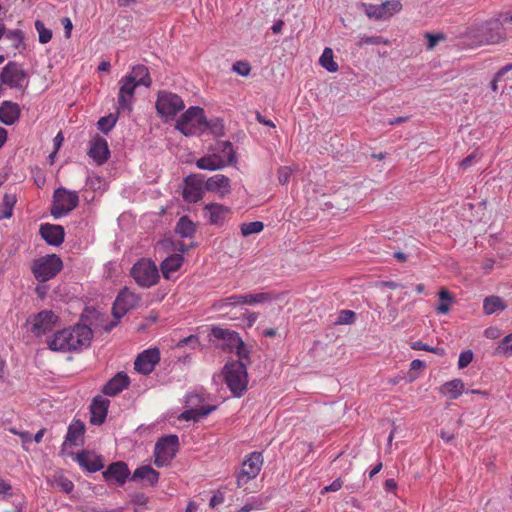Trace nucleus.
Listing matches in <instances>:
<instances>
[{"instance_id": "nucleus-1", "label": "nucleus", "mask_w": 512, "mask_h": 512, "mask_svg": "<svg viewBox=\"0 0 512 512\" xmlns=\"http://www.w3.org/2000/svg\"><path fill=\"white\" fill-rule=\"evenodd\" d=\"M93 332L87 325H75L57 331L47 341L49 349L58 352H71L81 350L90 345Z\"/></svg>"}, {"instance_id": "nucleus-2", "label": "nucleus", "mask_w": 512, "mask_h": 512, "mask_svg": "<svg viewBox=\"0 0 512 512\" xmlns=\"http://www.w3.org/2000/svg\"><path fill=\"white\" fill-rule=\"evenodd\" d=\"M224 381L231 393L240 398L247 391L248 373L246 363L228 361L223 368Z\"/></svg>"}, {"instance_id": "nucleus-3", "label": "nucleus", "mask_w": 512, "mask_h": 512, "mask_svg": "<svg viewBox=\"0 0 512 512\" xmlns=\"http://www.w3.org/2000/svg\"><path fill=\"white\" fill-rule=\"evenodd\" d=\"M208 127L204 109L199 106L188 108L177 120L175 128L185 136H194Z\"/></svg>"}, {"instance_id": "nucleus-4", "label": "nucleus", "mask_w": 512, "mask_h": 512, "mask_svg": "<svg viewBox=\"0 0 512 512\" xmlns=\"http://www.w3.org/2000/svg\"><path fill=\"white\" fill-rule=\"evenodd\" d=\"M62 268L61 258L56 254H51L34 260L31 270L38 281L45 282L55 277Z\"/></svg>"}, {"instance_id": "nucleus-5", "label": "nucleus", "mask_w": 512, "mask_h": 512, "mask_svg": "<svg viewBox=\"0 0 512 512\" xmlns=\"http://www.w3.org/2000/svg\"><path fill=\"white\" fill-rule=\"evenodd\" d=\"M79 204V196L76 191H69L64 187H59L53 194V205L51 215L54 218H60L74 210Z\"/></svg>"}, {"instance_id": "nucleus-6", "label": "nucleus", "mask_w": 512, "mask_h": 512, "mask_svg": "<svg viewBox=\"0 0 512 512\" xmlns=\"http://www.w3.org/2000/svg\"><path fill=\"white\" fill-rule=\"evenodd\" d=\"M179 449L177 435H167L158 439L154 448V463L157 467L167 466Z\"/></svg>"}, {"instance_id": "nucleus-7", "label": "nucleus", "mask_w": 512, "mask_h": 512, "mask_svg": "<svg viewBox=\"0 0 512 512\" xmlns=\"http://www.w3.org/2000/svg\"><path fill=\"white\" fill-rule=\"evenodd\" d=\"M131 275L141 287L153 286L159 279L157 266L153 261L146 258L140 259L133 265Z\"/></svg>"}, {"instance_id": "nucleus-8", "label": "nucleus", "mask_w": 512, "mask_h": 512, "mask_svg": "<svg viewBox=\"0 0 512 512\" xmlns=\"http://www.w3.org/2000/svg\"><path fill=\"white\" fill-rule=\"evenodd\" d=\"M139 302V295L128 288L122 289L116 297L112 308V314L117 321L107 325L106 330L112 329L129 310L137 307Z\"/></svg>"}, {"instance_id": "nucleus-9", "label": "nucleus", "mask_w": 512, "mask_h": 512, "mask_svg": "<svg viewBox=\"0 0 512 512\" xmlns=\"http://www.w3.org/2000/svg\"><path fill=\"white\" fill-rule=\"evenodd\" d=\"M185 104L177 94L161 91L158 93L156 101V110L159 115L165 117H174L178 112L182 111Z\"/></svg>"}, {"instance_id": "nucleus-10", "label": "nucleus", "mask_w": 512, "mask_h": 512, "mask_svg": "<svg viewBox=\"0 0 512 512\" xmlns=\"http://www.w3.org/2000/svg\"><path fill=\"white\" fill-rule=\"evenodd\" d=\"M27 77L26 71L17 62L10 61L0 73V82L10 88H23V82Z\"/></svg>"}, {"instance_id": "nucleus-11", "label": "nucleus", "mask_w": 512, "mask_h": 512, "mask_svg": "<svg viewBox=\"0 0 512 512\" xmlns=\"http://www.w3.org/2000/svg\"><path fill=\"white\" fill-rule=\"evenodd\" d=\"M263 458L260 452H253L243 461L241 472L237 476L238 487L254 479L260 472Z\"/></svg>"}, {"instance_id": "nucleus-12", "label": "nucleus", "mask_w": 512, "mask_h": 512, "mask_svg": "<svg viewBox=\"0 0 512 512\" xmlns=\"http://www.w3.org/2000/svg\"><path fill=\"white\" fill-rule=\"evenodd\" d=\"M203 176L190 174L184 179L183 199L188 203H196L203 197Z\"/></svg>"}, {"instance_id": "nucleus-13", "label": "nucleus", "mask_w": 512, "mask_h": 512, "mask_svg": "<svg viewBox=\"0 0 512 512\" xmlns=\"http://www.w3.org/2000/svg\"><path fill=\"white\" fill-rule=\"evenodd\" d=\"M160 360V352L157 348L148 349L140 353L135 362L134 368L137 372L148 375Z\"/></svg>"}, {"instance_id": "nucleus-14", "label": "nucleus", "mask_w": 512, "mask_h": 512, "mask_svg": "<svg viewBox=\"0 0 512 512\" xmlns=\"http://www.w3.org/2000/svg\"><path fill=\"white\" fill-rule=\"evenodd\" d=\"M58 321V316L52 311H41L33 318L31 331L36 336H42L51 331Z\"/></svg>"}, {"instance_id": "nucleus-15", "label": "nucleus", "mask_w": 512, "mask_h": 512, "mask_svg": "<svg viewBox=\"0 0 512 512\" xmlns=\"http://www.w3.org/2000/svg\"><path fill=\"white\" fill-rule=\"evenodd\" d=\"M483 42L486 44H497L506 37L505 29L497 18L487 21L482 26Z\"/></svg>"}, {"instance_id": "nucleus-16", "label": "nucleus", "mask_w": 512, "mask_h": 512, "mask_svg": "<svg viewBox=\"0 0 512 512\" xmlns=\"http://www.w3.org/2000/svg\"><path fill=\"white\" fill-rule=\"evenodd\" d=\"M211 335H213L215 338L219 340H222V348L224 350H228L229 352H233L234 348L237 345H242V338L240 337L238 332L233 330L214 326L211 329Z\"/></svg>"}, {"instance_id": "nucleus-17", "label": "nucleus", "mask_w": 512, "mask_h": 512, "mask_svg": "<svg viewBox=\"0 0 512 512\" xmlns=\"http://www.w3.org/2000/svg\"><path fill=\"white\" fill-rule=\"evenodd\" d=\"M129 475L130 470L128 465L123 461L111 463L102 473V476L106 481L113 479L120 486H123L126 483Z\"/></svg>"}, {"instance_id": "nucleus-18", "label": "nucleus", "mask_w": 512, "mask_h": 512, "mask_svg": "<svg viewBox=\"0 0 512 512\" xmlns=\"http://www.w3.org/2000/svg\"><path fill=\"white\" fill-rule=\"evenodd\" d=\"M137 83L131 77L125 76L120 80V88L118 94L119 108L122 110L131 109V100L134 96Z\"/></svg>"}, {"instance_id": "nucleus-19", "label": "nucleus", "mask_w": 512, "mask_h": 512, "mask_svg": "<svg viewBox=\"0 0 512 512\" xmlns=\"http://www.w3.org/2000/svg\"><path fill=\"white\" fill-rule=\"evenodd\" d=\"M39 233L41 237L52 246H59L64 241V228L61 225L42 224Z\"/></svg>"}, {"instance_id": "nucleus-20", "label": "nucleus", "mask_w": 512, "mask_h": 512, "mask_svg": "<svg viewBox=\"0 0 512 512\" xmlns=\"http://www.w3.org/2000/svg\"><path fill=\"white\" fill-rule=\"evenodd\" d=\"M205 188L223 198L231 192L230 179L223 174H216L206 180Z\"/></svg>"}, {"instance_id": "nucleus-21", "label": "nucleus", "mask_w": 512, "mask_h": 512, "mask_svg": "<svg viewBox=\"0 0 512 512\" xmlns=\"http://www.w3.org/2000/svg\"><path fill=\"white\" fill-rule=\"evenodd\" d=\"M78 464L89 473L100 471L104 467L103 459L90 451H82L77 454Z\"/></svg>"}, {"instance_id": "nucleus-22", "label": "nucleus", "mask_w": 512, "mask_h": 512, "mask_svg": "<svg viewBox=\"0 0 512 512\" xmlns=\"http://www.w3.org/2000/svg\"><path fill=\"white\" fill-rule=\"evenodd\" d=\"M108 406L109 400L103 398L102 396L94 397L92 404L90 406V423L94 425L102 424L106 419Z\"/></svg>"}, {"instance_id": "nucleus-23", "label": "nucleus", "mask_w": 512, "mask_h": 512, "mask_svg": "<svg viewBox=\"0 0 512 512\" xmlns=\"http://www.w3.org/2000/svg\"><path fill=\"white\" fill-rule=\"evenodd\" d=\"M109 149L107 141L104 138L97 137L91 142L88 155L98 164L101 165L108 160Z\"/></svg>"}, {"instance_id": "nucleus-24", "label": "nucleus", "mask_w": 512, "mask_h": 512, "mask_svg": "<svg viewBox=\"0 0 512 512\" xmlns=\"http://www.w3.org/2000/svg\"><path fill=\"white\" fill-rule=\"evenodd\" d=\"M130 384L129 377L124 372L117 373L103 387L102 392L108 396H115Z\"/></svg>"}, {"instance_id": "nucleus-25", "label": "nucleus", "mask_w": 512, "mask_h": 512, "mask_svg": "<svg viewBox=\"0 0 512 512\" xmlns=\"http://www.w3.org/2000/svg\"><path fill=\"white\" fill-rule=\"evenodd\" d=\"M204 211L210 223L222 225L225 221V217L230 213V208L222 204L210 203L205 205Z\"/></svg>"}, {"instance_id": "nucleus-26", "label": "nucleus", "mask_w": 512, "mask_h": 512, "mask_svg": "<svg viewBox=\"0 0 512 512\" xmlns=\"http://www.w3.org/2000/svg\"><path fill=\"white\" fill-rule=\"evenodd\" d=\"M20 116V107L17 103L4 101L0 106V122L5 125L14 124Z\"/></svg>"}, {"instance_id": "nucleus-27", "label": "nucleus", "mask_w": 512, "mask_h": 512, "mask_svg": "<svg viewBox=\"0 0 512 512\" xmlns=\"http://www.w3.org/2000/svg\"><path fill=\"white\" fill-rule=\"evenodd\" d=\"M159 472H157L155 469H153L149 465L140 466L138 467L132 474L130 480L131 481H138V480H144L147 482L149 486H155L159 480Z\"/></svg>"}, {"instance_id": "nucleus-28", "label": "nucleus", "mask_w": 512, "mask_h": 512, "mask_svg": "<svg viewBox=\"0 0 512 512\" xmlns=\"http://www.w3.org/2000/svg\"><path fill=\"white\" fill-rule=\"evenodd\" d=\"M196 166L201 170L215 171L225 167L226 162L219 154H212L198 159Z\"/></svg>"}, {"instance_id": "nucleus-29", "label": "nucleus", "mask_w": 512, "mask_h": 512, "mask_svg": "<svg viewBox=\"0 0 512 512\" xmlns=\"http://www.w3.org/2000/svg\"><path fill=\"white\" fill-rule=\"evenodd\" d=\"M84 433V423L80 420H74L68 427L67 435L63 446H65L67 443L70 445H78V440H82Z\"/></svg>"}, {"instance_id": "nucleus-30", "label": "nucleus", "mask_w": 512, "mask_h": 512, "mask_svg": "<svg viewBox=\"0 0 512 512\" xmlns=\"http://www.w3.org/2000/svg\"><path fill=\"white\" fill-rule=\"evenodd\" d=\"M216 409L214 405L201 406L200 408H191L184 410L180 415L179 419L184 421H199L201 417L209 415Z\"/></svg>"}, {"instance_id": "nucleus-31", "label": "nucleus", "mask_w": 512, "mask_h": 512, "mask_svg": "<svg viewBox=\"0 0 512 512\" xmlns=\"http://www.w3.org/2000/svg\"><path fill=\"white\" fill-rule=\"evenodd\" d=\"M127 76L131 77L138 86L150 87L152 84L149 70L145 65L139 64L134 66Z\"/></svg>"}, {"instance_id": "nucleus-32", "label": "nucleus", "mask_w": 512, "mask_h": 512, "mask_svg": "<svg viewBox=\"0 0 512 512\" xmlns=\"http://www.w3.org/2000/svg\"><path fill=\"white\" fill-rule=\"evenodd\" d=\"M464 391V383L461 379H453L441 386L440 392L450 399H457Z\"/></svg>"}, {"instance_id": "nucleus-33", "label": "nucleus", "mask_w": 512, "mask_h": 512, "mask_svg": "<svg viewBox=\"0 0 512 512\" xmlns=\"http://www.w3.org/2000/svg\"><path fill=\"white\" fill-rule=\"evenodd\" d=\"M183 262V257L180 254H173L167 257L160 265L161 271L165 278L170 277V273L175 272L180 268Z\"/></svg>"}, {"instance_id": "nucleus-34", "label": "nucleus", "mask_w": 512, "mask_h": 512, "mask_svg": "<svg viewBox=\"0 0 512 512\" xmlns=\"http://www.w3.org/2000/svg\"><path fill=\"white\" fill-rule=\"evenodd\" d=\"M506 308L507 305L499 296H488L483 301V311L486 315H491L498 311H504Z\"/></svg>"}, {"instance_id": "nucleus-35", "label": "nucleus", "mask_w": 512, "mask_h": 512, "mask_svg": "<svg viewBox=\"0 0 512 512\" xmlns=\"http://www.w3.org/2000/svg\"><path fill=\"white\" fill-rule=\"evenodd\" d=\"M272 296L270 293L261 292L257 294H247V295H233L232 300L236 302H242V304H258L270 301Z\"/></svg>"}, {"instance_id": "nucleus-36", "label": "nucleus", "mask_w": 512, "mask_h": 512, "mask_svg": "<svg viewBox=\"0 0 512 512\" xmlns=\"http://www.w3.org/2000/svg\"><path fill=\"white\" fill-rule=\"evenodd\" d=\"M17 202V197L13 193H6L0 204V220L10 218L13 214V208Z\"/></svg>"}, {"instance_id": "nucleus-37", "label": "nucleus", "mask_w": 512, "mask_h": 512, "mask_svg": "<svg viewBox=\"0 0 512 512\" xmlns=\"http://www.w3.org/2000/svg\"><path fill=\"white\" fill-rule=\"evenodd\" d=\"M216 149L221 153L220 156L225 160L226 165H232L236 162L235 151L230 141L218 142Z\"/></svg>"}, {"instance_id": "nucleus-38", "label": "nucleus", "mask_w": 512, "mask_h": 512, "mask_svg": "<svg viewBox=\"0 0 512 512\" xmlns=\"http://www.w3.org/2000/svg\"><path fill=\"white\" fill-rule=\"evenodd\" d=\"M196 231L195 224L187 217L183 216L178 220L176 232L185 238H190Z\"/></svg>"}, {"instance_id": "nucleus-39", "label": "nucleus", "mask_w": 512, "mask_h": 512, "mask_svg": "<svg viewBox=\"0 0 512 512\" xmlns=\"http://www.w3.org/2000/svg\"><path fill=\"white\" fill-rule=\"evenodd\" d=\"M319 63L323 68L331 73L337 72L339 69L338 64L334 61L333 51L328 47L323 50Z\"/></svg>"}, {"instance_id": "nucleus-40", "label": "nucleus", "mask_w": 512, "mask_h": 512, "mask_svg": "<svg viewBox=\"0 0 512 512\" xmlns=\"http://www.w3.org/2000/svg\"><path fill=\"white\" fill-rule=\"evenodd\" d=\"M439 305L436 307V311L440 314H446L450 310V306L453 302V296L451 293L446 290L445 288H442L439 291Z\"/></svg>"}, {"instance_id": "nucleus-41", "label": "nucleus", "mask_w": 512, "mask_h": 512, "mask_svg": "<svg viewBox=\"0 0 512 512\" xmlns=\"http://www.w3.org/2000/svg\"><path fill=\"white\" fill-rule=\"evenodd\" d=\"M35 29L38 32V40L41 44H46L52 39V30L45 27L41 20H36L34 23Z\"/></svg>"}, {"instance_id": "nucleus-42", "label": "nucleus", "mask_w": 512, "mask_h": 512, "mask_svg": "<svg viewBox=\"0 0 512 512\" xmlns=\"http://www.w3.org/2000/svg\"><path fill=\"white\" fill-rule=\"evenodd\" d=\"M495 354L503 356L512 355V332L499 342L495 349Z\"/></svg>"}, {"instance_id": "nucleus-43", "label": "nucleus", "mask_w": 512, "mask_h": 512, "mask_svg": "<svg viewBox=\"0 0 512 512\" xmlns=\"http://www.w3.org/2000/svg\"><path fill=\"white\" fill-rule=\"evenodd\" d=\"M264 229V224L261 221H253L243 223L241 225V233L243 236H249L252 234L260 233Z\"/></svg>"}, {"instance_id": "nucleus-44", "label": "nucleus", "mask_w": 512, "mask_h": 512, "mask_svg": "<svg viewBox=\"0 0 512 512\" xmlns=\"http://www.w3.org/2000/svg\"><path fill=\"white\" fill-rule=\"evenodd\" d=\"M4 35L16 49H18L24 42V34L19 29L9 30L8 32H5Z\"/></svg>"}, {"instance_id": "nucleus-45", "label": "nucleus", "mask_w": 512, "mask_h": 512, "mask_svg": "<svg viewBox=\"0 0 512 512\" xmlns=\"http://www.w3.org/2000/svg\"><path fill=\"white\" fill-rule=\"evenodd\" d=\"M366 14L369 18L382 19L387 17V10H385L384 3L380 5H369L366 8Z\"/></svg>"}, {"instance_id": "nucleus-46", "label": "nucleus", "mask_w": 512, "mask_h": 512, "mask_svg": "<svg viewBox=\"0 0 512 512\" xmlns=\"http://www.w3.org/2000/svg\"><path fill=\"white\" fill-rule=\"evenodd\" d=\"M116 124V118L113 115L102 117L98 121V129L103 133H108Z\"/></svg>"}, {"instance_id": "nucleus-47", "label": "nucleus", "mask_w": 512, "mask_h": 512, "mask_svg": "<svg viewBox=\"0 0 512 512\" xmlns=\"http://www.w3.org/2000/svg\"><path fill=\"white\" fill-rule=\"evenodd\" d=\"M233 352L236 353V355L238 356L239 360L238 361H242V362H245L246 365L248 363H250V350L248 349L247 345L245 344V342L242 340V345H237Z\"/></svg>"}, {"instance_id": "nucleus-48", "label": "nucleus", "mask_w": 512, "mask_h": 512, "mask_svg": "<svg viewBox=\"0 0 512 512\" xmlns=\"http://www.w3.org/2000/svg\"><path fill=\"white\" fill-rule=\"evenodd\" d=\"M425 38L428 41L427 49L432 50L440 41H444L446 39V35L444 33H425Z\"/></svg>"}, {"instance_id": "nucleus-49", "label": "nucleus", "mask_w": 512, "mask_h": 512, "mask_svg": "<svg viewBox=\"0 0 512 512\" xmlns=\"http://www.w3.org/2000/svg\"><path fill=\"white\" fill-rule=\"evenodd\" d=\"M383 3L385 10H387V17H391L402 10V3L400 0H387Z\"/></svg>"}, {"instance_id": "nucleus-50", "label": "nucleus", "mask_w": 512, "mask_h": 512, "mask_svg": "<svg viewBox=\"0 0 512 512\" xmlns=\"http://www.w3.org/2000/svg\"><path fill=\"white\" fill-rule=\"evenodd\" d=\"M233 295L224 299H220L213 304V307L219 311L225 310L227 307L236 306L242 304V302H236L232 300Z\"/></svg>"}, {"instance_id": "nucleus-51", "label": "nucleus", "mask_w": 512, "mask_h": 512, "mask_svg": "<svg viewBox=\"0 0 512 512\" xmlns=\"http://www.w3.org/2000/svg\"><path fill=\"white\" fill-rule=\"evenodd\" d=\"M355 313L351 310H342L339 313L337 324H351L354 322Z\"/></svg>"}, {"instance_id": "nucleus-52", "label": "nucleus", "mask_w": 512, "mask_h": 512, "mask_svg": "<svg viewBox=\"0 0 512 512\" xmlns=\"http://www.w3.org/2000/svg\"><path fill=\"white\" fill-rule=\"evenodd\" d=\"M232 70L241 76H248L251 71V67L248 62L245 61H237Z\"/></svg>"}, {"instance_id": "nucleus-53", "label": "nucleus", "mask_w": 512, "mask_h": 512, "mask_svg": "<svg viewBox=\"0 0 512 512\" xmlns=\"http://www.w3.org/2000/svg\"><path fill=\"white\" fill-rule=\"evenodd\" d=\"M473 356H474V354L471 350L463 351L459 355L458 367L460 369L467 367L472 362Z\"/></svg>"}, {"instance_id": "nucleus-54", "label": "nucleus", "mask_w": 512, "mask_h": 512, "mask_svg": "<svg viewBox=\"0 0 512 512\" xmlns=\"http://www.w3.org/2000/svg\"><path fill=\"white\" fill-rule=\"evenodd\" d=\"M292 174V169L290 167L284 166L279 168L278 170V180L279 182L284 185L289 182V179Z\"/></svg>"}, {"instance_id": "nucleus-55", "label": "nucleus", "mask_w": 512, "mask_h": 512, "mask_svg": "<svg viewBox=\"0 0 512 512\" xmlns=\"http://www.w3.org/2000/svg\"><path fill=\"white\" fill-rule=\"evenodd\" d=\"M56 485L64 492L66 493H70L73 488H74V484L71 480L67 479V478H64V477H60L57 481H56Z\"/></svg>"}, {"instance_id": "nucleus-56", "label": "nucleus", "mask_w": 512, "mask_h": 512, "mask_svg": "<svg viewBox=\"0 0 512 512\" xmlns=\"http://www.w3.org/2000/svg\"><path fill=\"white\" fill-rule=\"evenodd\" d=\"M342 485H343V482L341 481L340 478H338V479L334 480L330 485L325 486L322 489L321 494H325L327 492H336L342 488Z\"/></svg>"}, {"instance_id": "nucleus-57", "label": "nucleus", "mask_w": 512, "mask_h": 512, "mask_svg": "<svg viewBox=\"0 0 512 512\" xmlns=\"http://www.w3.org/2000/svg\"><path fill=\"white\" fill-rule=\"evenodd\" d=\"M199 342V339L196 335H190L186 338H183L181 339L178 343H177V347L180 348V347H184L185 345H197Z\"/></svg>"}, {"instance_id": "nucleus-58", "label": "nucleus", "mask_w": 512, "mask_h": 512, "mask_svg": "<svg viewBox=\"0 0 512 512\" xmlns=\"http://www.w3.org/2000/svg\"><path fill=\"white\" fill-rule=\"evenodd\" d=\"M506 73V71H504V67H502L494 76V78L492 79V81L490 82V87L492 89V91L496 92L498 90V81H500L502 79V77L504 76V74Z\"/></svg>"}, {"instance_id": "nucleus-59", "label": "nucleus", "mask_w": 512, "mask_h": 512, "mask_svg": "<svg viewBox=\"0 0 512 512\" xmlns=\"http://www.w3.org/2000/svg\"><path fill=\"white\" fill-rule=\"evenodd\" d=\"M61 23L64 27V30H65V37L66 38H70L71 36V31H72V28H73V25H72V22L70 20V18L68 17H65L61 20Z\"/></svg>"}, {"instance_id": "nucleus-60", "label": "nucleus", "mask_w": 512, "mask_h": 512, "mask_svg": "<svg viewBox=\"0 0 512 512\" xmlns=\"http://www.w3.org/2000/svg\"><path fill=\"white\" fill-rule=\"evenodd\" d=\"M132 502L138 505H145L147 503V497L144 493H135L132 495Z\"/></svg>"}, {"instance_id": "nucleus-61", "label": "nucleus", "mask_w": 512, "mask_h": 512, "mask_svg": "<svg viewBox=\"0 0 512 512\" xmlns=\"http://www.w3.org/2000/svg\"><path fill=\"white\" fill-rule=\"evenodd\" d=\"M487 338L496 339L500 336V330L496 327H489L484 331Z\"/></svg>"}, {"instance_id": "nucleus-62", "label": "nucleus", "mask_w": 512, "mask_h": 512, "mask_svg": "<svg viewBox=\"0 0 512 512\" xmlns=\"http://www.w3.org/2000/svg\"><path fill=\"white\" fill-rule=\"evenodd\" d=\"M476 158V153H472L470 155H468L467 157H465L461 162H460V167L462 169H467L468 167H470V165L472 164V162L475 160Z\"/></svg>"}, {"instance_id": "nucleus-63", "label": "nucleus", "mask_w": 512, "mask_h": 512, "mask_svg": "<svg viewBox=\"0 0 512 512\" xmlns=\"http://www.w3.org/2000/svg\"><path fill=\"white\" fill-rule=\"evenodd\" d=\"M207 128H210L214 134H220L222 132L223 125L218 120H216L214 122H208Z\"/></svg>"}, {"instance_id": "nucleus-64", "label": "nucleus", "mask_w": 512, "mask_h": 512, "mask_svg": "<svg viewBox=\"0 0 512 512\" xmlns=\"http://www.w3.org/2000/svg\"><path fill=\"white\" fill-rule=\"evenodd\" d=\"M499 22L504 26L506 23H512V11L506 13H500L497 17Z\"/></svg>"}]
</instances>
